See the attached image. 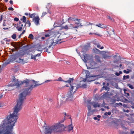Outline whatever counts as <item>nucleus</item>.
<instances>
[{"label": "nucleus", "instance_id": "1", "mask_svg": "<svg viewBox=\"0 0 134 134\" xmlns=\"http://www.w3.org/2000/svg\"><path fill=\"white\" fill-rule=\"evenodd\" d=\"M42 84H36L33 86L31 85L29 87L26 86V88L24 90V91L20 94L19 99L17 101V104L14 108L13 112L12 114L7 117V119H5L1 123L5 122L6 124L10 125H14L16 122L18 118V113L19 111L21 110L23 101L27 95H29L31 91L34 88L41 85Z\"/></svg>", "mask_w": 134, "mask_h": 134}, {"label": "nucleus", "instance_id": "2", "mask_svg": "<svg viewBox=\"0 0 134 134\" xmlns=\"http://www.w3.org/2000/svg\"><path fill=\"white\" fill-rule=\"evenodd\" d=\"M65 127L62 124L59 123L54 125L50 126H47L45 128L44 132L42 134H51L52 132H61L64 130Z\"/></svg>", "mask_w": 134, "mask_h": 134}, {"label": "nucleus", "instance_id": "3", "mask_svg": "<svg viewBox=\"0 0 134 134\" xmlns=\"http://www.w3.org/2000/svg\"><path fill=\"white\" fill-rule=\"evenodd\" d=\"M14 125H10L5 122L0 125V134H13L12 130Z\"/></svg>", "mask_w": 134, "mask_h": 134}, {"label": "nucleus", "instance_id": "4", "mask_svg": "<svg viewBox=\"0 0 134 134\" xmlns=\"http://www.w3.org/2000/svg\"><path fill=\"white\" fill-rule=\"evenodd\" d=\"M31 81L34 82L36 84V83L37 82V81L32 80V81L28 79H26V80H24L23 81H19L18 79H16L15 77L13 80L12 82H10V83L8 85L9 87H12L14 86H16L17 87H19L20 85L23 84L24 83L26 84V86L29 85Z\"/></svg>", "mask_w": 134, "mask_h": 134}, {"label": "nucleus", "instance_id": "5", "mask_svg": "<svg viewBox=\"0 0 134 134\" xmlns=\"http://www.w3.org/2000/svg\"><path fill=\"white\" fill-rule=\"evenodd\" d=\"M74 80V79L73 77L72 78H69L68 80L64 81L65 82L68 83L71 86L70 88V91L67 94L68 98H66L67 100L69 99V100L71 101L72 100V97L73 96V93H72L74 86L71 85V82H73Z\"/></svg>", "mask_w": 134, "mask_h": 134}, {"label": "nucleus", "instance_id": "6", "mask_svg": "<svg viewBox=\"0 0 134 134\" xmlns=\"http://www.w3.org/2000/svg\"><path fill=\"white\" fill-rule=\"evenodd\" d=\"M85 73L86 74V77L85 81L89 82L101 77V76L100 75L93 76H90V72L88 70L86 71Z\"/></svg>", "mask_w": 134, "mask_h": 134}, {"label": "nucleus", "instance_id": "7", "mask_svg": "<svg viewBox=\"0 0 134 134\" xmlns=\"http://www.w3.org/2000/svg\"><path fill=\"white\" fill-rule=\"evenodd\" d=\"M26 17L25 16H23V18L20 19V20L22 21L23 23H25L26 24H28L29 25L28 26L30 27L31 25V23L29 20H27L26 21Z\"/></svg>", "mask_w": 134, "mask_h": 134}, {"label": "nucleus", "instance_id": "8", "mask_svg": "<svg viewBox=\"0 0 134 134\" xmlns=\"http://www.w3.org/2000/svg\"><path fill=\"white\" fill-rule=\"evenodd\" d=\"M55 38L53 40V42L51 43V44L49 45L48 46L49 48L51 47V46H52L53 45L54 46L57 44L60 43H61V42H60L59 40L57 41L56 40H55Z\"/></svg>", "mask_w": 134, "mask_h": 134}, {"label": "nucleus", "instance_id": "9", "mask_svg": "<svg viewBox=\"0 0 134 134\" xmlns=\"http://www.w3.org/2000/svg\"><path fill=\"white\" fill-rule=\"evenodd\" d=\"M55 38L53 40V42L51 43V44L49 45L48 46L49 48L51 47V46H52L53 45L54 46L57 44L60 43H61V42H60L59 40L57 41L56 40H55Z\"/></svg>", "mask_w": 134, "mask_h": 134}, {"label": "nucleus", "instance_id": "10", "mask_svg": "<svg viewBox=\"0 0 134 134\" xmlns=\"http://www.w3.org/2000/svg\"><path fill=\"white\" fill-rule=\"evenodd\" d=\"M40 20V19L38 16L35 17L33 18L32 19V20L34 22L35 24L36 25H38Z\"/></svg>", "mask_w": 134, "mask_h": 134}, {"label": "nucleus", "instance_id": "11", "mask_svg": "<svg viewBox=\"0 0 134 134\" xmlns=\"http://www.w3.org/2000/svg\"><path fill=\"white\" fill-rule=\"evenodd\" d=\"M96 26H98V27L102 28L103 29H106L107 30V26L106 25H104L102 24L99 23V24H96Z\"/></svg>", "mask_w": 134, "mask_h": 134}, {"label": "nucleus", "instance_id": "12", "mask_svg": "<svg viewBox=\"0 0 134 134\" xmlns=\"http://www.w3.org/2000/svg\"><path fill=\"white\" fill-rule=\"evenodd\" d=\"M88 55L87 54H85L84 55H83L82 57L81 56L82 60L85 63H86L88 59L87 57Z\"/></svg>", "mask_w": 134, "mask_h": 134}, {"label": "nucleus", "instance_id": "13", "mask_svg": "<svg viewBox=\"0 0 134 134\" xmlns=\"http://www.w3.org/2000/svg\"><path fill=\"white\" fill-rule=\"evenodd\" d=\"M22 22H21L20 21H19V25L18 26H17L16 27L19 31H21L22 30V27L23 26V24H22Z\"/></svg>", "mask_w": 134, "mask_h": 134}, {"label": "nucleus", "instance_id": "14", "mask_svg": "<svg viewBox=\"0 0 134 134\" xmlns=\"http://www.w3.org/2000/svg\"><path fill=\"white\" fill-rule=\"evenodd\" d=\"M46 8L47 9V12H43L42 13V14L41 16V17H43L44 15H46L47 14V13H49V14H51V12L48 9L47 7H46Z\"/></svg>", "mask_w": 134, "mask_h": 134}, {"label": "nucleus", "instance_id": "15", "mask_svg": "<svg viewBox=\"0 0 134 134\" xmlns=\"http://www.w3.org/2000/svg\"><path fill=\"white\" fill-rule=\"evenodd\" d=\"M95 58L96 60L98 62L101 63V61L100 59V57L98 55H96L95 56Z\"/></svg>", "mask_w": 134, "mask_h": 134}, {"label": "nucleus", "instance_id": "16", "mask_svg": "<svg viewBox=\"0 0 134 134\" xmlns=\"http://www.w3.org/2000/svg\"><path fill=\"white\" fill-rule=\"evenodd\" d=\"M109 88L107 87V86H104L100 90V91H102L103 90H108V91L109 90Z\"/></svg>", "mask_w": 134, "mask_h": 134}, {"label": "nucleus", "instance_id": "17", "mask_svg": "<svg viewBox=\"0 0 134 134\" xmlns=\"http://www.w3.org/2000/svg\"><path fill=\"white\" fill-rule=\"evenodd\" d=\"M68 128V131L70 132L71 130L72 131V132L73 131V127L72 124L69 125Z\"/></svg>", "mask_w": 134, "mask_h": 134}, {"label": "nucleus", "instance_id": "18", "mask_svg": "<svg viewBox=\"0 0 134 134\" xmlns=\"http://www.w3.org/2000/svg\"><path fill=\"white\" fill-rule=\"evenodd\" d=\"M68 21L70 23L71 22V21H75V18H74L69 17L68 19Z\"/></svg>", "mask_w": 134, "mask_h": 134}, {"label": "nucleus", "instance_id": "19", "mask_svg": "<svg viewBox=\"0 0 134 134\" xmlns=\"http://www.w3.org/2000/svg\"><path fill=\"white\" fill-rule=\"evenodd\" d=\"M90 64L91 65L93 66L96 65V63L93 59H92L90 62Z\"/></svg>", "mask_w": 134, "mask_h": 134}, {"label": "nucleus", "instance_id": "20", "mask_svg": "<svg viewBox=\"0 0 134 134\" xmlns=\"http://www.w3.org/2000/svg\"><path fill=\"white\" fill-rule=\"evenodd\" d=\"M15 59L16 58L14 57V56L10 58V59H9L10 62H13Z\"/></svg>", "mask_w": 134, "mask_h": 134}, {"label": "nucleus", "instance_id": "21", "mask_svg": "<svg viewBox=\"0 0 134 134\" xmlns=\"http://www.w3.org/2000/svg\"><path fill=\"white\" fill-rule=\"evenodd\" d=\"M100 106V105L98 103H94L93 105V107L94 108H96L97 107H99Z\"/></svg>", "mask_w": 134, "mask_h": 134}, {"label": "nucleus", "instance_id": "22", "mask_svg": "<svg viewBox=\"0 0 134 134\" xmlns=\"http://www.w3.org/2000/svg\"><path fill=\"white\" fill-rule=\"evenodd\" d=\"M130 78V76L129 75H127L126 76L124 75L122 79L123 80H125L126 79H129Z\"/></svg>", "mask_w": 134, "mask_h": 134}, {"label": "nucleus", "instance_id": "23", "mask_svg": "<svg viewBox=\"0 0 134 134\" xmlns=\"http://www.w3.org/2000/svg\"><path fill=\"white\" fill-rule=\"evenodd\" d=\"M29 15L30 17L31 18H32L33 17H35V14L34 13H33L32 14H31L30 13H29Z\"/></svg>", "mask_w": 134, "mask_h": 134}, {"label": "nucleus", "instance_id": "24", "mask_svg": "<svg viewBox=\"0 0 134 134\" xmlns=\"http://www.w3.org/2000/svg\"><path fill=\"white\" fill-rule=\"evenodd\" d=\"M122 74V72L121 71H120L119 72H116L115 73V74L117 76H119L120 74Z\"/></svg>", "mask_w": 134, "mask_h": 134}, {"label": "nucleus", "instance_id": "25", "mask_svg": "<svg viewBox=\"0 0 134 134\" xmlns=\"http://www.w3.org/2000/svg\"><path fill=\"white\" fill-rule=\"evenodd\" d=\"M111 56H108L107 54H104L103 55V58L104 59L109 58Z\"/></svg>", "mask_w": 134, "mask_h": 134}, {"label": "nucleus", "instance_id": "26", "mask_svg": "<svg viewBox=\"0 0 134 134\" xmlns=\"http://www.w3.org/2000/svg\"><path fill=\"white\" fill-rule=\"evenodd\" d=\"M74 27V25L72 24H71L68 26L69 29H71L73 28H75Z\"/></svg>", "mask_w": 134, "mask_h": 134}, {"label": "nucleus", "instance_id": "27", "mask_svg": "<svg viewBox=\"0 0 134 134\" xmlns=\"http://www.w3.org/2000/svg\"><path fill=\"white\" fill-rule=\"evenodd\" d=\"M75 25L74 26V28H78L80 26L79 23H75Z\"/></svg>", "mask_w": 134, "mask_h": 134}, {"label": "nucleus", "instance_id": "28", "mask_svg": "<svg viewBox=\"0 0 134 134\" xmlns=\"http://www.w3.org/2000/svg\"><path fill=\"white\" fill-rule=\"evenodd\" d=\"M16 37V35L15 34H14L11 36L12 38L15 39Z\"/></svg>", "mask_w": 134, "mask_h": 134}, {"label": "nucleus", "instance_id": "29", "mask_svg": "<svg viewBox=\"0 0 134 134\" xmlns=\"http://www.w3.org/2000/svg\"><path fill=\"white\" fill-rule=\"evenodd\" d=\"M127 86L131 89H134V87H133V85L130 84H127Z\"/></svg>", "mask_w": 134, "mask_h": 134}, {"label": "nucleus", "instance_id": "30", "mask_svg": "<svg viewBox=\"0 0 134 134\" xmlns=\"http://www.w3.org/2000/svg\"><path fill=\"white\" fill-rule=\"evenodd\" d=\"M28 38L31 39L33 40L34 39V36L32 34H30Z\"/></svg>", "mask_w": 134, "mask_h": 134}, {"label": "nucleus", "instance_id": "31", "mask_svg": "<svg viewBox=\"0 0 134 134\" xmlns=\"http://www.w3.org/2000/svg\"><path fill=\"white\" fill-rule=\"evenodd\" d=\"M116 101V99H112L110 101L111 102V104H113L114 103H115Z\"/></svg>", "mask_w": 134, "mask_h": 134}, {"label": "nucleus", "instance_id": "32", "mask_svg": "<svg viewBox=\"0 0 134 134\" xmlns=\"http://www.w3.org/2000/svg\"><path fill=\"white\" fill-rule=\"evenodd\" d=\"M4 40H5V41L6 42V43L7 44H9V42L10 41V40L9 39H8L7 40H5V39H4Z\"/></svg>", "mask_w": 134, "mask_h": 134}, {"label": "nucleus", "instance_id": "33", "mask_svg": "<svg viewBox=\"0 0 134 134\" xmlns=\"http://www.w3.org/2000/svg\"><path fill=\"white\" fill-rule=\"evenodd\" d=\"M111 114V113L109 111L108 112H106L104 114V115H105L107 116V115H110Z\"/></svg>", "mask_w": 134, "mask_h": 134}, {"label": "nucleus", "instance_id": "34", "mask_svg": "<svg viewBox=\"0 0 134 134\" xmlns=\"http://www.w3.org/2000/svg\"><path fill=\"white\" fill-rule=\"evenodd\" d=\"M23 48H26V49L27 50L29 49V48H28V45H26L25 46H23Z\"/></svg>", "mask_w": 134, "mask_h": 134}, {"label": "nucleus", "instance_id": "35", "mask_svg": "<svg viewBox=\"0 0 134 134\" xmlns=\"http://www.w3.org/2000/svg\"><path fill=\"white\" fill-rule=\"evenodd\" d=\"M87 85L85 84H83L80 87H81L83 88H86L87 87Z\"/></svg>", "mask_w": 134, "mask_h": 134}, {"label": "nucleus", "instance_id": "36", "mask_svg": "<svg viewBox=\"0 0 134 134\" xmlns=\"http://www.w3.org/2000/svg\"><path fill=\"white\" fill-rule=\"evenodd\" d=\"M63 28L66 29V30H68L69 29L68 26L66 25L65 26H63V27H62Z\"/></svg>", "mask_w": 134, "mask_h": 134}, {"label": "nucleus", "instance_id": "37", "mask_svg": "<svg viewBox=\"0 0 134 134\" xmlns=\"http://www.w3.org/2000/svg\"><path fill=\"white\" fill-rule=\"evenodd\" d=\"M10 62V61L9 59L5 62V64L6 65H7L9 64V63Z\"/></svg>", "mask_w": 134, "mask_h": 134}, {"label": "nucleus", "instance_id": "38", "mask_svg": "<svg viewBox=\"0 0 134 134\" xmlns=\"http://www.w3.org/2000/svg\"><path fill=\"white\" fill-rule=\"evenodd\" d=\"M57 81H63L64 82L65 81L64 80H62V78L61 77H59V78L57 80Z\"/></svg>", "mask_w": 134, "mask_h": 134}, {"label": "nucleus", "instance_id": "39", "mask_svg": "<svg viewBox=\"0 0 134 134\" xmlns=\"http://www.w3.org/2000/svg\"><path fill=\"white\" fill-rule=\"evenodd\" d=\"M123 72L124 73H126V74H129V72H130L129 71H127L126 70H124Z\"/></svg>", "mask_w": 134, "mask_h": 134}, {"label": "nucleus", "instance_id": "40", "mask_svg": "<svg viewBox=\"0 0 134 134\" xmlns=\"http://www.w3.org/2000/svg\"><path fill=\"white\" fill-rule=\"evenodd\" d=\"M115 104L116 105H122V103H116Z\"/></svg>", "mask_w": 134, "mask_h": 134}, {"label": "nucleus", "instance_id": "41", "mask_svg": "<svg viewBox=\"0 0 134 134\" xmlns=\"http://www.w3.org/2000/svg\"><path fill=\"white\" fill-rule=\"evenodd\" d=\"M36 57L35 55L32 56L31 57V59L36 60Z\"/></svg>", "mask_w": 134, "mask_h": 134}, {"label": "nucleus", "instance_id": "42", "mask_svg": "<svg viewBox=\"0 0 134 134\" xmlns=\"http://www.w3.org/2000/svg\"><path fill=\"white\" fill-rule=\"evenodd\" d=\"M95 34V35H98V36H101V35L99 34H96V33H92L91 32L90 33V34Z\"/></svg>", "mask_w": 134, "mask_h": 134}, {"label": "nucleus", "instance_id": "43", "mask_svg": "<svg viewBox=\"0 0 134 134\" xmlns=\"http://www.w3.org/2000/svg\"><path fill=\"white\" fill-rule=\"evenodd\" d=\"M93 119L95 120H97L99 121L100 120V119L99 118H98L97 117H95L93 118Z\"/></svg>", "mask_w": 134, "mask_h": 134}, {"label": "nucleus", "instance_id": "44", "mask_svg": "<svg viewBox=\"0 0 134 134\" xmlns=\"http://www.w3.org/2000/svg\"><path fill=\"white\" fill-rule=\"evenodd\" d=\"M14 20L15 21H19V19L18 18L15 17L14 18Z\"/></svg>", "mask_w": 134, "mask_h": 134}, {"label": "nucleus", "instance_id": "45", "mask_svg": "<svg viewBox=\"0 0 134 134\" xmlns=\"http://www.w3.org/2000/svg\"><path fill=\"white\" fill-rule=\"evenodd\" d=\"M88 109L89 111H90L91 109V107L90 105H88L87 106Z\"/></svg>", "mask_w": 134, "mask_h": 134}, {"label": "nucleus", "instance_id": "46", "mask_svg": "<svg viewBox=\"0 0 134 134\" xmlns=\"http://www.w3.org/2000/svg\"><path fill=\"white\" fill-rule=\"evenodd\" d=\"M52 81V80H47L45 81L44 82V83H47L48 82H50V81Z\"/></svg>", "mask_w": 134, "mask_h": 134}, {"label": "nucleus", "instance_id": "47", "mask_svg": "<svg viewBox=\"0 0 134 134\" xmlns=\"http://www.w3.org/2000/svg\"><path fill=\"white\" fill-rule=\"evenodd\" d=\"M25 30H26V28H25V30H24L23 31V32L21 33L20 34H21V35H22L23 34H24V33L25 32Z\"/></svg>", "mask_w": 134, "mask_h": 134}, {"label": "nucleus", "instance_id": "48", "mask_svg": "<svg viewBox=\"0 0 134 134\" xmlns=\"http://www.w3.org/2000/svg\"><path fill=\"white\" fill-rule=\"evenodd\" d=\"M8 9L9 10H11L12 11H13L14 10L13 8L11 7H10Z\"/></svg>", "mask_w": 134, "mask_h": 134}, {"label": "nucleus", "instance_id": "49", "mask_svg": "<svg viewBox=\"0 0 134 134\" xmlns=\"http://www.w3.org/2000/svg\"><path fill=\"white\" fill-rule=\"evenodd\" d=\"M3 19V15H1L0 16V21H1Z\"/></svg>", "mask_w": 134, "mask_h": 134}, {"label": "nucleus", "instance_id": "50", "mask_svg": "<svg viewBox=\"0 0 134 134\" xmlns=\"http://www.w3.org/2000/svg\"><path fill=\"white\" fill-rule=\"evenodd\" d=\"M41 54L40 53H38L35 55L36 57H39L40 56Z\"/></svg>", "mask_w": 134, "mask_h": 134}, {"label": "nucleus", "instance_id": "51", "mask_svg": "<svg viewBox=\"0 0 134 134\" xmlns=\"http://www.w3.org/2000/svg\"><path fill=\"white\" fill-rule=\"evenodd\" d=\"M50 36V35L49 34H46L45 35V36L46 37H49Z\"/></svg>", "mask_w": 134, "mask_h": 134}, {"label": "nucleus", "instance_id": "52", "mask_svg": "<svg viewBox=\"0 0 134 134\" xmlns=\"http://www.w3.org/2000/svg\"><path fill=\"white\" fill-rule=\"evenodd\" d=\"M124 112H127V113H128L129 111L128 110H127L126 111H125V110H124Z\"/></svg>", "mask_w": 134, "mask_h": 134}, {"label": "nucleus", "instance_id": "53", "mask_svg": "<svg viewBox=\"0 0 134 134\" xmlns=\"http://www.w3.org/2000/svg\"><path fill=\"white\" fill-rule=\"evenodd\" d=\"M134 133V131H130V134H133Z\"/></svg>", "mask_w": 134, "mask_h": 134}, {"label": "nucleus", "instance_id": "54", "mask_svg": "<svg viewBox=\"0 0 134 134\" xmlns=\"http://www.w3.org/2000/svg\"><path fill=\"white\" fill-rule=\"evenodd\" d=\"M9 3L11 4H13V1L12 0H10L9 1Z\"/></svg>", "mask_w": 134, "mask_h": 134}, {"label": "nucleus", "instance_id": "55", "mask_svg": "<svg viewBox=\"0 0 134 134\" xmlns=\"http://www.w3.org/2000/svg\"><path fill=\"white\" fill-rule=\"evenodd\" d=\"M79 87V86L78 85V87H76V88L75 91L74 92V93H75V92L76 91H77V89Z\"/></svg>", "mask_w": 134, "mask_h": 134}, {"label": "nucleus", "instance_id": "56", "mask_svg": "<svg viewBox=\"0 0 134 134\" xmlns=\"http://www.w3.org/2000/svg\"><path fill=\"white\" fill-rule=\"evenodd\" d=\"M125 94H126L127 96H129L130 95L129 93H126H126Z\"/></svg>", "mask_w": 134, "mask_h": 134}, {"label": "nucleus", "instance_id": "57", "mask_svg": "<svg viewBox=\"0 0 134 134\" xmlns=\"http://www.w3.org/2000/svg\"><path fill=\"white\" fill-rule=\"evenodd\" d=\"M3 25L4 26H5L6 25V24L5 22L3 21Z\"/></svg>", "mask_w": 134, "mask_h": 134}, {"label": "nucleus", "instance_id": "58", "mask_svg": "<svg viewBox=\"0 0 134 134\" xmlns=\"http://www.w3.org/2000/svg\"><path fill=\"white\" fill-rule=\"evenodd\" d=\"M107 18L109 19H112L109 16H107Z\"/></svg>", "mask_w": 134, "mask_h": 134}, {"label": "nucleus", "instance_id": "59", "mask_svg": "<svg viewBox=\"0 0 134 134\" xmlns=\"http://www.w3.org/2000/svg\"><path fill=\"white\" fill-rule=\"evenodd\" d=\"M95 49H96V50L97 51H98V52H100V51L98 49L96 48H95Z\"/></svg>", "mask_w": 134, "mask_h": 134}, {"label": "nucleus", "instance_id": "60", "mask_svg": "<svg viewBox=\"0 0 134 134\" xmlns=\"http://www.w3.org/2000/svg\"><path fill=\"white\" fill-rule=\"evenodd\" d=\"M25 24L24 26V27H23V29H24V28L25 27H26V24L25 23Z\"/></svg>", "mask_w": 134, "mask_h": 134}, {"label": "nucleus", "instance_id": "61", "mask_svg": "<svg viewBox=\"0 0 134 134\" xmlns=\"http://www.w3.org/2000/svg\"><path fill=\"white\" fill-rule=\"evenodd\" d=\"M101 117V116L99 115H98L97 116V117L99 119Z\"/></svg>", "mask_w": 134, "mask_h": 134}, {"label": "nucleus", "instance_id": "62", "mask_svg": "<svg viewBox=\"0 0 134 134\" xmlns=\"http://www.w3.org/2000/svg\"><path fill=\"white\" fill-rule=\"evenodd\" d=\"M45 37H41V39L44 40L45 39Z\"/></svg>", "mask_w": 134, "mask_h": 134}, {"label": "nucleus", "instance_id": "63", "mask_svg": "<svg viewBox=\"0 0 134 134\" xmlns=\"http://www.w3.org/2000/svg\"><path fill=\"white\" fill-rule=\"evenodd\" d=\"M97 47L98 48H99L100 47V46L99 44H98L97 45Z\"/></svg>", "mask_w": 134, "mask_h": 134}, {"label": "nucleus", "instance_id": "64", "mask_svg": "<svg viewBox=\"0 0 134 134\" xmlns=\"http://www.w3.org/2000/svg\"><path fill=\"white\" fill-rule=\"evenodd\" d=\"M106 108L108 109H110L109 107L108 106L106 107Z\"/></svg>", "mask_w": 134, "mask_h": 134}]
</instances>
